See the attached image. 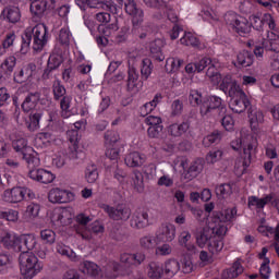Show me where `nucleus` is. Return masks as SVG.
<instances>
[{
  "label": "nucleus",
  "instance_id": "0e129e2a",
  "mask_svg": "<svg viewBox=\"0 0 279 279\" xmlns=\"http://www.w3.org/2000/svg\"><path fill=\"white\" fill-rule=\"evenodd\" d=\"M263 23H264V27L266 25L268 29H272L274 32H276V28L278 27V24H276V17H274L271 13L263 14Z\"/></svg>",
  "mask_w": 279,
  "mask_h": 279
},
{
  "label": "nucleus",
  "instance_id": "72a5a7b5",
  "mask_svg": "<svg viewBox=\"0 0 279 279\" xmlns=\"http://www.w3.org/2000/svg\"><path fill=\"white\" fill-rule=\"evenodd\" d=\"M140 69H141V78L144 82H147V80H149V76L154 71V63L151 62V59L149 58L143 59L141 62Z\"/></svg>",
  "mask_w": 279,
  "mask_h": 279
},
{
  "label": "nucleus",
  "instance_id": "c756f323",
  "mask_svg": "<svg viewBox=\"0 0 279 279\" xmlns=\"http://www.w3.org/2000/svg\"><path fill=\"white\" fill-rule=\"evenodd\" d=\"M36 143H39V145H43L44 147H49L52 143H56L57 137L53 133L45 131L38 133L35 138Z\"/></svg>",
  "mask_w": 279,
  "mask_h": 279
},
{
  "label": "nucleus",
  "instance_id": "393cba45",
  "mask_svg": "<svg viewBox=\"0 0 279 279\" xmlns=\"http://www.w3.org/2000/svg\"><path fill=\"white\" fill-rule=\"evenodd\" d=\"M181 45H185V47H193L194 49H204V46H202V43L199 41V38L195 36V34L189 32L184 33V36L180 39Z\"/></svg>",
  "mask_w": 279,
  "mask_h": 279
},
{
  "label": "nucleus",
  "instance_id": "864d4df0",
  "mask_svg": "<svg viewBox=\"0 0 279 279\" xmlns=\"http://www.w3.org/2000/svg\"><path fill=\"white\" fill-rule=\"evenodd\" d=\"M184 64V60L180 58H170L166 61V71L168 73H175L177 71H180V66Z\"/></svg>",
  "mask_w": 279,
  "mask_h": 279
},
{
  "label": "nucleus",
  "instance_id": "6ab92c4d",
  "mask_svg": "<svg viewBox=\"0 0 279 279\" xmlns=\"http://www.w3.org/2000/svg\"><path fill=\"white\" fill-rule=\"evenodd\" d=\"M124 162L126 167L131 168L143 167L147 162V155L140 151H132L125 156Z\"/></svg>",
  "mask_w": 279,
  "mask_h": 279
},
{
  "label": "nucleus",
  "instance_id": "49530a36",
  "mask_svg": "<svg viewBox=\"0 0 279 279\" xmlns=\"http://www.w3.org/2000/svg\"><path fill=\"white\" fill-rule=\"evenodd\" d=\"M59 101L60 108L62 110L61 117L63 119H69L71 117V112L69 110L71 109V101H73V97H71L70 95H65L60 98Z\"/></svg>",
  "mask_w": 279,
  "mask_h": 279
},
{
  "label": "nucleus",
  "instance_id": "cd10ccee",
  "mask_svg": "<svg viewBox=\"0 0 279 279\" xmlns=\"http://www.w3.org/2000/svg\"><path fill=\"white\" fill-rule=\"evenodd\" d=\"M243 271H244L243 264H241L240 260H235L230 268H228L222 272V277L225 279L239 278V276H241Z\"/></svg>",
  "mask_w": 279,
  "mask_h": 279
},
{
  "label": "nucleus",
  "instance_id": "c03bdc74",
  "mask_svg": "<svg viewBox=\"0 0 279 279\" xmlns=\"http://www.w3.org/2000/svg\"><path fill=\"white\" fill-rule=\"evenodd\" d=\"M189 241H191V233H189L187 231L181 232V234L179 235V245H181V247H185L187 252L194 254L196 250L195 244Z\"/></svg>",
  "mask_w": 279,
  "mask_h": 279
},
{
  "label": "nucleus",
  "instance_id": "2eb2a0df",
  "mask_svg": "<svg viewBox=\"0 0 279 279\" xmlns=\"http://www.w3.org/2000/svg\"><path fill=\"white\" fill-rule=\"evenodd\" d=\"M28 175L31 180H35V182H40L41 184H51L56 180V174L45 169L29 170Z\"/></svg>",
  "mask_w": 279,
  "mask_h": 279
},
{
  "label": "nucleus",
  "instance_id": "bb28decb",
  "mask_svg": "<svg viewBox=\"0 0 279 279\" xmlns=\"http://www.w3.org/2000/svg\"><path fill=\"white\" fill-rule=\"evenodd\" d=\"M147 276L150 279H161L165 276V266L158 262L149 263Z\"/></svg>",
  "mask_w": 279,
  "mask_h": 279
},
{
  "label": "nucleus",
  "instance_id": "4468645a",
  "mask_svg": "<svg viewBox=\"0 0 279 279\" xmlns=\"http://www.w3.org/2000/svg\"><path fill=\"white\" fill-rule=\"evenodd\" d=\"M157 241L171 243L175 239V227L172 223L161 225L156 232Z\"/></svg>",
  "mask_w": 279,
  "mask_h": 279
},
{
  "label": "nucleus",
  "instance_id": "e2e57ef3",
  "mask_svg": "<svg viewBox=\"0 0 279 279\" xmlns=\"http://www.w3.org/2000/svg\"><path fill=\"white\" fill-rule=\"evenodd\" d=\"M25 215L29 219H36V217H38V215H40V204H38V203L28 204L26 207Z\"/></svg>",
  "mask_w": 279,
  "mask_h": 279
},
{
  "label": "nucleus",
  "instance_id": "f704fd0d",
  "mask_svg": "<svg viewBox=\"0 0 279 279\" xmlns=\"http://www.w3.org/2000/svg\"><path fill=\"white\" fill-rule=\"evenodd\" d=\"M69 211L62 209L53 213L51 221L54 226H69L71 223V218H68Z\"/></svg>",
  "mask_w": 279,
  "mask_h": 279
},
{
  "label": "nucleus",
  "instance_id": "680f3d73",
  "mask_svg": "<svg viewBox=\"0 0 279 279\" xmlns=\"http://www.w3.org/2000/svg\"><path fill=\"white\" fill-rule=\"evenodd\" d=\"M133 186L137 193H143L144 189V179L143 173L141 171H135L132 177Z\"/></svg>",
  "mask_w": 279,
  "mask_h": 279
},
{
  "label": "nucleus",
  "instance_id": "5fc2aeb1",
  "mask_svg": "<svg viewBox=\"0 0 279 279\" xmlns=\"http://www.w3.org/2000/svg\"><path fill=\"white\" fill-rule=\"evenodd\" d=\"M218 143H221V132H219V131H214L211 134H209L203 138L204 147H210L211 145H218Z\"/></svg>",
  "mask_w": 279,
  "mask_h": 279
},
{
  "label": "nucleus",
  "instance_id": "58836bf2",
  "mask_svg": "<svg viewBox=\"0 0 279 279\" xmlns=\"http://www.w3.org/2000/svg\"><path fill=\"white\" fill-rule=\"evenodd\" d=\"M105 145L106 147H114L124 144L121 143V137L117 131H107L105 133Z\"/></svg>",
  "mask_w": 279,
  "mask_h": 279
},
{
  "label": "nucleus",
  "instance_id": "c85d7f7f",
  "mask_svg": "<svg viewBox=\"0 0 279 279\" xmlns=\"http://www.w3.org/2000/svg\"><path fill=\"white\" fill-rule=\"evenodd\" d=\"M15 66H16V57L9 56L0 64V73L8 77V75H12V73H14Z\"/></svg>",
  "mask_w": 279,
  "mask_h": 279
},
{
  "label": "nucleus",
  "instance_id": "0eeeda50",
  "mask_svg": "<svg viewBox=\"0 0 279 279\" xmlns=\"http://www.w3.org/2000/svg\"><path fill=\"white\" fill-rule=\"evenodd\" d=\"M3 197L4 202H9V204H21V202L34 199L36 194H34V191L29 187L15 186L11 190L4 191Z\"/></svg>",
  "mask_w": 279,
  "mask_h": 279
},
{
  "label": "nucleus",
  "instance_id": "423d86ee",
  "mask_svg": "<svg viewBox=\"0 0 279 279\" xmlns=\"http://www.w3.org/2000/svg\"><path fill=\"white\" fill-rule=\"evenodd\" d=\"M219 114V117H223L228 109L226 108V102L219 96H208L204 98L203 104L201 105V114L202 117H213V114Z\"/></svg>",
  "mask_w": 279,
  "mask_h": 279
},
{
  "label": "nucleus",
  "instance_id": "774afa93",
  "mask_svg": "<svg viewBox=\"0 0 279 279\" xmlns=\"http://www.w3.org/2000/svg\"><path fill=\"white\" fill-rule=\"evenodd\" d=\"M221 125L227 132H232V130H234V118L230 114L223 116L221 119Z\"/></svg>",
  "mask_w": 279,
  "mask_h": 279
},
{
  "label": "nucleus",
  "instance_id": "2f4dec72",
  "mask_svg": "<svg viewBox=\"0 0 279 279\" xmlns=\"http://www.w3.org/2000/svg\"><path fill=\"white\" fill-rule=\"evenodd\" d=\"M234 183H221L216 185V195L219 199H228L232 195Z\"/></svg>",
  "mask_w": 279,
  "mask_h": 279
},
{
  "label": "nucleus",
  "instance_id": "9b49d317",
  "mask_svg": "<svg viewBox=\"0 0 279 279\" xmlns=\"http://www.w3.org/2000/svg\"><path fill=\"white\" fill-rule=\"evenodd\" d=\"M144 123L148 125L147 134L149 138H160L165 126L162 125V118L157 116H148L145 118Z\"/></svg>",
  "mask_w": 279,
  "mask_h": 279
},
{
  "label": "nucleus",
  "instance_id": "9d476101",
  "mask_svg": "<svg viewBox=\"0 0 279 279\" xmlns=\"http://www.w3.org/2000/svg\"><path fill=\"white\" fill-rule=\"evenodd\" d=\"M75 199V194L69 190H62L60 187H54L48 193V201L51 204H69Z\"/></svg>",
  "mask_w": 279,
  "mask_h": 279
},
{
  "label": "nucleus",
  "instance_id": "473e14b6",
  "mask_svg": "<svg viewBox=\"0 0 279 279\" xmlns=\"http://www.w3.org/2000/svg\"><path fill=\"white\" fill-rule=\"evenodd\" d=\"M186 132H189L187 122L172 123L168 126V133L170 136L179 137L182 136V134H186Z\"/></svg>",
  "mask_w": 279,
  "mask_h": 279
},
{
  "label": "nucleus",
  "instance_id": "1a4fd4ad",
  "mask_svg": "<svg viewBox=\"0 0 279 279\" xmlns=\"http://www.w3.org/2000/svg\"><path fill=\"white\" fill-rule=\"evenodd\" d=\"M229 97H231L229 108L232 112H235V114L245 112V110L251 106L250 98H247V95L243 89L238 90L235 95Z\"/></svg>",
  "mask_w": 279,
  "mask_h": 279
},
{
  "label": "nucleus",
  "instance_id": "603ef678",
  "mask_svg": "<svg viewBox=\"0 0 279 279\" xmlns=\"http://www.w3.org/2000/svg\"><path fill=\"white\" fill-rule=\"evenodd\" d=\"M12 147L17 154H22V156L32 149V147L27 145V141L23 137L13 141Z\"/></svg>",
  "mask_w": 279,
  "mask_h": 279
},
{
  "label": "nucleus",
  "instance_id": "5701e85b",
  "mask_svg": "<svg viewBox=\"0 0 279 279\" xmlns=\"http://www.w3.org/2000/svg\"><path fill=\"white\" fill-rule=\"evenodd\" d=\"M253 138L254 141H258L254 135L252 134H247L246 136L243 137V134H241L240 137H236L235 140H233L231 142V149H233L234 151H241V149H243V154L245 153V147H247V145H250V143L252 142Z\"/></svg>",
  "mask_w": 279,
  "mask_h": 279
},
{
  "label": "nucleus",
  "instance_id": "39448f33",
  "mask_svg": "<svg viewBox=\"0 0 279 279\" xmlns=\"http://www.w3.org/2000/svg\"><path fill=\"white\" fill-rule=\"evenodd\" d=\"M225 23L231 32H235L239 36H245V34L252 32L250 21L234 11H229L225 14Z\"/></svg>",
  "mask_w": 279,
  "mask_h": 279
},
{
  "label": "nucleus",
  "instance_id": "ddd939ff",
  "mask_svg": "<svg viewBox=\"0 0 279 279\" xmlns=\"http://www.w3.org/2000/svg\"><path fill=\"white\" fill-rule=\"evenodd\" d=\"M149 226V214L143 208L136 209L131 218V228L143 230Z\"/></svg>",
  "mask_w": 279,
  "mask_h": 279
},
{
  "label": "nucleus",
  "instance_id": "79ce46f5",
  "mask_svg": "<svg viewBox=\"0 0 279 279\" xmlns=\"http://www.w3.org/2000/svg\"><path fill=\"white\" fill-rule=\"evenodd\" d=\"M179 271H180L179 260H175V259L166 260L163 266V274H166V276H170V278H173V276H175V274H178Z\"/></svg>",
  "mask_w": 279,
  "mask_h": 279
},
{
  "label": "nucleus",
  "instance_id": "3c124183",
  "mask_svg": "<svg viewBox=\"0 0 279 279\" xmlns=\"http://www.w3.org/2000/svg\"><path fill=\"white\" fill-rule=\"evenodd\" d=\"M46 131L50 132V134H53L57 138L58 134L62 132V121L50 118L46 126Z\"/></svg>",
  "mask_w": 279,
  "mask_h": 279
},
{
  "label": "nucleus",
  "instance_id": "7ed1b4c3",
  "mask_svg": "<svg viewBox=\"0 0 279 279\" xmlns=\"http://www.w3.org/2000/svg\"><path fill=\"white\" fill-rule=\"evenodd\" d=\"M145 262V254L137 253H122L119 262L109 263V269H112V278L118 276H130L132 274V267H138Z\"/></svg>",
  "mask_w": 279,
  "mask_h": 279
},
{
  "label": "nucleus",
  "instance_id": "dca6fc26",
  "mask_svg": "<svg viewBox=\"0 0 279 279\" xmlns=\"http://www.w3.org/2000/svg\"><path fill=\"white\" fill-rule=\"evenodd\" d=\"M219 88L228 97H233V95H236V93L241 90V87L236 84L235 81L232 80V76L230 75L221 78Z\"/></svg>",
  "mask_w": 279,
  "mask_h": 279
},
{
  "label": "nucleus",
  "instance_id": "a211bd4d",
  "mask_svg": "<svg viewBox=\"0 0 279 279\" xmlns=\"http://www.w3.org/2000/svg\"><path fill=\"white\" fill-rule=\"evenodd\" d=\"M138 70L133 65L129 64L128 78H126V90L128 93H138Z\"/></svg>",
  "mask_w": 279,
  "mask_h": 279
},
{
  "label": "nucleus",
  "instance_id": "6e6d98bb",
  "mask_svg": "<svg viewBox=\"0 0 279 279\" xmlns=\"http://www.w3.org/2000/svg\"><path fill=\"white\" fill-rule=\"evenodd\" d=\"M160 40H156L155 43L150 44V56L154 60L158 62H162L165 60V54L162 53V48L158 45Z\"/></svg>",
  "mask_w": 279,
  "mask_h": 279
},
{
  "label": "nucleus",
  "instance_id": "6e6552de",
  "mask_svg": "<svg viewBox=\"0 0 279 279\" xmlns=\"http://www.w3.org/2000/svg\"><path fill=\"white\" fill-rule=\"evenodd\" d=\"M101 210L108 214L109 219L113 221H128L132 217V209L125 205H118L117 207L108 204H100Z\"/></svg>",
  "mask_w": 279,
  "mask_h": 279
},
{
  "label": "nucleus",
  "instance_id": "a19ab883",
  "mask_svg": "<svg viewBox=\"0 0 279 279\" xmlns=\"http://www.w3.org/2000/svg\"><path fill=\"white\" fill-rule=\"evenodd\" d=\"M52 94L54 101H60L66 96V87L62 84V81L56 80L52 84Z\"/></svg>",
  "mask_w": 279,
  "mask_h": 279
},
{
  "label": "nucleus",
  "instance_id": "a878e982",
  "mask_svg": "<svg viewBox=\"0 0 279 279\" xmlns=\"http://www.w3.org/2000/svg\"><path fill=\"white\" fill-rule=\"evenodd\" d=\"M76 5L78 8L85 9V8H92L96 10H108L109 7L106 2L99 1V0H75Z\"/></svg>",
  "mask_w": 279,
  "mask_h": 279
},
{
  "label": "nucleus",
  "instance_id": "4be33fe9",
  "mask_svg": "<svg viewBox=\"0 0 279 279\" xmlns=\"http://www.w3.org/2000/svg\"><path fill=\"white\" fill-rule=\"evenodd\" d=\"M1 16L7 23L14 25L21 21V9L19 7H5L1 12Z\"/></svg>",
  "mask_w": 279,
  "mask_h": 279
},
{
  "label": "nucleus",
  "instance_id": "b1692460",
  "mask_svg": "<svg viewBox=\"0 0 279 279\" xmlns=\"http://www.w3.org/2000/svg\"><path fill=\"white\" fill-rule=\"evenodd\" d=\"M160 101H162V94H156L153 98V100L144 104L142 107H140V114L142 117H147V114H151V112H154V110H156V107L158 106V104H160Z\"/></svg>",
  "mask_w": 279,
  "mask_h": 279
},
{
  "label": "nucleus",
  "instance_id": "f257e3e1",
  "mask_svg": "<svg viewBox=\"0 0 279 279\" xmlns=\"http://www.w3.org/2000/svg\"><path fill=\"white\" fill-rule=\"evenodd\" d=\"M0 243L5 250L21 252L19 257L21 279H34L43 271V263L34 254L38 242L34 234L19 235L14 232L3 231L0 233Z\"/></svg>",
  "mask_w": 279,
  "mask_h": 279
},
{
  "label": "nucleus",
  "instance_id": "c9c22d12",
  "mask_svg": "<svg viewBox=\"0 0 279 279\" xmlns=\"http://www.w3.org/2000/svg\"><path fill=\"white\" fill-rule=\"evenodd\" d=\"M204 169V165L202 161H194L191 163L186 172L184 173L185 180H194V178H197L199 173H202Z\"/></svg>",
  "mask_w": 279,
  "mask_h": 279
},
{
  "label": "nucleus",
  "instance_id": "bf43d9fd",
  "mask_svg": "<svg viewBox=\"0 0 279 279\" xmlns=\"http://www.w3.org/2000/svg\"><path fill=\"white\" fill-rule=\"evenodd\" d=\"M189 101L191 106H199L202 108V104H204V97L197 89H192L189 95Z\"/></svg>",
  "mask_w": 279,
  "mask_h": 279
},
{
  "label": "nucleus",
  "instance_id": "de8ad7c7",
  "mask_svg": "<svg viewBox=\"0 0 279 279\" xmlns=\"http://www.w3.org/2000/svg\"><path fill=\"white\" fill-rule=\"evenodd\" d=\"M81 269L83 274H86L87 276H99V266L93 262H83V264H81Z\"/></svg>",
  "mask_w": 279,
  "mask_h": 279
},
{
  "label": "nucleus",
  "instance_id": "4c0bfd02",
  "mask_svg": "<svg viewBox=\"0 0 279 279\" xmlns=\"http://www.w3.org/2000/svg\"><path fill=\"white\" fill-rule=\"evenodd\" d=\"M40 119H43L41 110L31 111L29 121L27 125L29 132H36V130L40 128Z\"/></svg>",
  "mask_w": 279,
  "mask_h": 279
},
{
  "label": "nucleus",
  "instance_id": "a18cd8bd",
  "mask_svg": "<svg viewBox=\"0 0 279 279\" xmlns=\"http://www.w3.org/2000/svg\"><path fill=\"white\" fill-rule=\"evenodd\" d=\"M85 179L88 184H95L99 180V170L96 165H88L86 167Z\"/></svg>",
  "mask_w": 279,
  "mask_h": 279
},
{
  "label": "nucleus",
  "instance_id": "412c9836",
  "mask_svg": "<svg viewBox=\"0 0 279 279\" xmlns=\"http://www.w3.org/2000/svg\"><path fill=\"white\" fill-rule=\"evenodd\" d=\"M38 101H40V93H29L22 102L23 112H36Z\"/></svg>",
  "mask_w": 279,
  "mask_h": 279
},
{
  "label": "nucleus",
  "instance_id": "37998d69",
  "mask_svg": "<svg viewBox=\"0 0 279 279\" xmlns=\"http://www.w3.org/2000/svg\"><path fill=\"white\" fill-rule=\"evenodd\" d=\"M12 269V255L10 253H0V274H8Z\"/></svg>",
  "mask_w": 279,
  "mask_h": 279
},
{
  "label": "nucleus",
  "instance_id": "aec40b11",
  "mask_svg": "<svg viewBox=\"0 0 279 279\" xmlns=\"http://www.w3.org/2000/svg\"><path fill=\"white\" fill-rule=\"evenodd\" d=\"M34 69H36V65L32 63L24 65L20 71L14 72V82H16V84H25V82H29L34 75Z\"/></svg>",
  "mask_w": 279,
  "mask_h": 279
},
{
  "label": "nucleus",
  "instance_id": "052dcab7",
  "mask_svg": "<svg viewBox=\"0 0 279 279\" xmlns=\"http://www.w3.org/2000/svg\"><path fill=\"white\" fill-rule=\"evenodd\" d=\"M40 239L43 243L52 245V243H56V232L51 229H44L40 231Z\"/></svg>",
  "mask_w": 279,
  "mask_h": 279
},
{
  "label": "nucleus",
  "instance_id": "7c9ffc66",
  "mask_svg": "<svg viewBox=\"0 0 279 279\" xmlns=\"http://www.w3.org/2000/svg\"><path fill=\"white\" fill-rule=\"evenodd\" d=\"M22 156L23 160H25L26 165L31 168V171L40 165V157H38V153H36L34 148H28L26 154Z\"/></svg>",
  "mask_w": 279,
  "mask_h": 279
},
{
  "label": "nucleus",
  "instance_id": "f03ea898",
  "mask_svg": "<svg viewBox=\"0 0 279 279\" xmlns=\"http://www.w3.org/2000/svg\"><path fill=\"white\" fill-rule=\"evenodd\" d=\"M49 31H47V25L37 24L33 28H27L22 36V46L21 52L27 53L29 51V47L33 40V49L35 51H43L45 49V45H47V35Z\"/></svg>",
  "mask_w": 279,
  "mask_h": 279
},
{
  "label": "nucleus",
  "instance_id": "69168bd1",
  "mask_svg": "<svg viewBox=\"0 0 279 279\" xmlns=\"http://www.w3.org/2000/svg\"><path fill=\"white\" fill-rule=\"evenodd\" d=\"M57 252L61 254V256H68V258H71V260H77V255L69 246L58 245Z\"/></svg>",
  "mask_w": 279,
  "mask_h": 279
},
{
  "label": "nucleus",
  "instance_id": "20e7f679",
  "mask_svg": "<svg viewBox=\"0 0 279 279\" xmlns=\"http://www.w3.org/2000/svg\"><path fill=\"white\" fill-rule=\"evenodd\" d=\"M250 141L251 142L244 147L243 156L235 160L234 169L238 175H243L247 171V168L252 165V158H254L258 151V140L250 137Z\"/></svg>",
  "mask_w": 279,
  "mask_h": 279
},
{
  "label": "nucleus",
  "instance_id": "13d9d810",
  "mask_svg": "<svg viewBox=\"0 0 279 279\" xmlns=\"http://www.w3.org/2000/svg\"><path fill=\"white\" fill-rule=\"evenodd\" d=\"M207 247L210 254H218V252H221V250H223V241L217 238H211L209 240V243L207 244Z\"/></svg>",
  "mask_w": 279,
  "mask_h": 279
},
{
  "label": "nucleus",
  "instance_id": "09e8293b",
  "mask_svg": "<svg viewBox=\"0 0 279 279\" xmlns=\"http://www.w3.org/2000/svg\"><path fill=\"white\" fill-rule=\"evenodd\" d=\"M125 145L107 146L106 156L110 160H119V156L125 151Z\"/></svg>",
  "mask_w": 279,
  "mask_h": 279
},
{
  "label": "nucleus",
  "instance_id": "ea45409f",
  "mask_svg": "<svg viewBox=\"0 0 279 279\" xmlns=\"http://www.w3.org/2000/svg\"><path fill=\"white\" fill-rule=\"evenodd\" d=\"M238 64L243 69H246V66H252V64H254V53L247 50L240 52L238 54Z\"/></svg>",
  "mask_w": 279,
  "mask_h": 279
},
{
  "label": "nucleus",
  "instance_id": "e433bc0d",
  "mask_svg": "<svg viewBox=\"0 0 279 279\" xmlns=\"http://www.w3.org/2000/svg\"><path fill=\"white\" fill-rule=\"evenodd\" d=\"M45 10H47V0H33L31 3V12L37 19H40L43 14H45Z\"/></svg>",
  "mask_w": 279,
  "mask_h": 279
},
{
  "label": "nucleus",
  "instance_id": "338daca9",
  "mask_svg": "<svg viewBox=\"0 0 279 279\" xmlns=\"http://www.w3.org/2000/svg\"><path fill=\"white\" fill-rule=\"evenodd\" d=\"M72 36L73 35L71 34V31H69L68 27L61 28L59 33V40L61 45H65L66 47H69Z\"/></svg>",
  "mask_w": 279,
  "mask_h": 279
},
{
  "label": "nucleus",
  "instance_id": "8fccbe9b",
  "mask_svg": "<svg viewBox=\"0 0 279 279\" xmlns=\"http://www.w3.org/2000/svg\"><path fill=\"white\" fill-rule=\"evenodd\" d=\"M19 210L16 209H0V219L5 221H11V223H16L19 221Z\"/></svg>",
  "mask_w": 279,
  "mask_h": 279
},
{
  "label": "nucleus",
  "instance_id": "f3484780",
  "mask_svg": "<svg viewBox=\"0 0 279 279\" xmlns=\"http://www.w3.org/2000/svg\"><path fill=\"white\" fill-rule=\"evenodd\" d=\"M272 201L274 194H267L262 198L258 196H248L247 206L248 208H255L257 213H260V210H265V206L271 204Z\"/></svg>",
  "mask_w": 279,
  "mask_h": 279
},
{
  "label": "nucleus",
  "instance_id": "4d7b16f0",
  "mask_svg": "<svg viewBox=\"0 0 279 279\" xmlns=\"http://www.w3.org/2000/svg\"><path fill=\"white\" fill-rule=\"evenodd\" d=\"M251 130H258V124L263 123L264 116L260 111L251 112L248 114Z\"/></svg>",
  "mask_w": 279,
  "mask_h": 279
},
{
  "label": "nucleus",
  "instance_id": "f8f14e48",
  "mask_svg": "<svg viewBox=\"0 0 279 279\" xmlns=\"http://www.w3.org/2000/svg\"><path fill=\"white\" fill-rule=\"evenodd\" d=\"M66 136L68 141L71 143L68 154L70 160H78V158H84V151L78 150L80 133L77 132V130L68 131Z\"/></svg>",
  "mask_w": 279,
  "mask_h": 279
}]
</instances>
